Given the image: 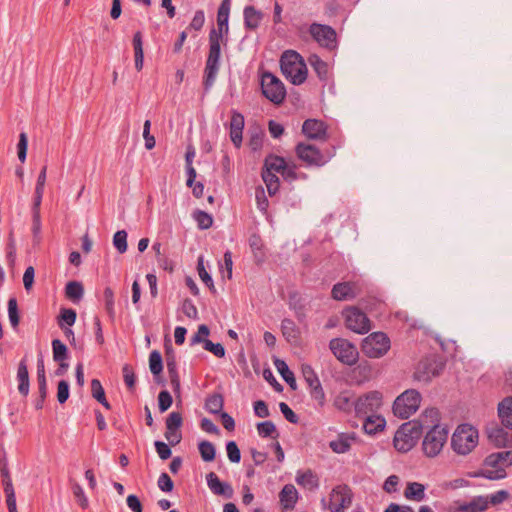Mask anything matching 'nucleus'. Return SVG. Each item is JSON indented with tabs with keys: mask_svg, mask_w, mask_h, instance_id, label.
<instances>
[{
	"mask_svg": "<svg viewBox=\"0 0 512 512\" xmlns=\"http://www.w3.org/2000/svg\"><path fill=\"white\" fill-rule=\"evenodd\" d=\"M422 418L425 419L424 428L428 429L422 440V451L426 457L435 458L442 452L449 431L445 426L438 424L439 412L436 408L426 409L422 413Z\"/></svg>",
	"mask_w": 512,
	"mask_h": 512,
	"instance_id": "f257e3e1",
	"label": "nucleus"
},
{
	"mask_svg": "<svg viewBox=\"0 0 512 512\" xmlns=\"http://www.w3.org/2000/svg\"><path fill=\"white\" fill-rule=\"evenodd\" d=\"M425 426V419L420 416L419 420L406 422L396 431L393 443L399 452H408L416 444Z\"/></svg>",
	"mask_w": 512,
	"mask_h": 512,
	"instance_id": "f03ea898",
	"label": "nucleus"
},
{
	"mask_svg": "<svg viewBox=\"0 0 512 512\" xmlns=\"http://www.w3.org/2000/svg\"><path fill=\"white\" fill-rule=\"evenodd\" d=\"M478 444V431L469 424H461L454 431L451 446L459 455L469 454Z\"/></svg>",
	"mask_w": 512,
	"mask_h": 512,
	"instance_id": "7ed1b4c3",
	"label": "nucleus"
},
{
	"mask_svg": "<svg viewBox=\"0 0 512 512\" xmlns=\"http://www.w3.org/2000/svg\"><path fill=\"white\" fill-rule=\"evenodd\" d=\"M280 67L282 73L294 85H300L306 80L307 70L295 51H286L281 57Z\"/></svg>",
	"mask_w": 512,
	"mask_h": 512,
	"instance_id": "20e7f679",
	"label": "nucleus"
},
{
	"mask_svg": "<svg viewBox=\"0 0 512 512\" xmlns=\"http://www.w3.org/2000/svg\"><path fill=\"white\" fill-rule=\"evenodd\" d=\"M221 43L226 45L227 38L225 40L218 39L214 31L209 33V54L206 61L205 67V85L211 86L215 81L219 70V60L221 55Z\"/></svg>",
	"mask_w": 512,
	"mask_h": 512,
	"instance_id": "39448f33",
	"label": "nucleus"
},
{
	"mask_svg": "<svg viewBox=\"0 0 512 512\" xmlns=\"http://www.w3.org/2000/svg\"><path fill=\"white\" fill-rule=\"evenodd\" d=\"M421 394L415 389H408L399 395L393 403V413L401 419H408L421 403Z\"/></svg>",
	"mask_w": 512,
	"mask_h": 512,
	"instance_id": "423d86ee",
	"label": "nucleus"
},
{
	"mask_svg": "<svg viewBox=\"0 0 512 512\" xmlns=\"http://www.w3.org/2000/svg\"><path fill=\"white\" fill-rule=\"evenodd\" d=\"M352 500L353 492L351 488L346 484H340L331 490L328 502L325 498H322L321 503L323 508L331 512H345V509L351 506Z\"/></svg>",
	"mask_w": 512,
	"mask_h": 512,
	"instance_id": "0eeeda50",
	"label": "nucleus"
},
{
	"mask_svg": "<svg viewBox=\"0 0 512 512\" xmlns=\"http://www.w3.org/2000/svg\"><path fill=\"white\" fill-rule=\"evenodd\" d=\"M390 339L385 333L374 332L362 342V352L369 358H380L390 349Z\"/></svg>",
	"mask_w": 512,
	"mask_h": 512,
	"instance_id": "6e6552de",
	"label": "nucleus"
},
{
	"mask_svg": "<svg viewBox=\"0 0 512 512\" xmlns=\"http://www.w3.org/2000/svg\"><path fill=\"white\" fill-rule=\"evenodd\" d=\"M486 465L496 468L494 470H485L483 472V476L489 480H499L506 477V471L503 467H498L500 465L503 466H511L512 465V451H502L497 453L490 454L486 460Z\"/></svg>",
	"mask_w": 512,
	"mask_h": 512,
	"instance_id": "1a4fd4ad",
	"label": "nucleus"
},
{
	"mask_svg": "<svg viewBox=\"0 0 512 512\" xmlns=\"http://www.w3.org/2000/svg\"><path fill=\"white\" fill-rule=\"evenodd\" d=\"M329 348L333 355L343 364L352 366L358 359L356 347L346 339L334 338L330 340Z\"/></svg>",
	"mask_w": 512,
	"mask_h": 512,
	"instance_id": "9d476101",
	"label": "nucleus"
},
{
	"mask_svg": "<svg viewBox=\"0 0 512 512\" xmlns=\"http://www.w3.org/2000/svg\"><path fill=\"white\" fill-rule=\"evenodd\" d=\"M346 327L358 334H365L371 329L370 320L365 313L355 306L344 309Z\"/></svg>",
	"mask_w": 512,
	"mask_h": 512,
	"instance_id": "9b49d317",
	"label": "nucleus"
},
{
	"mask_svg": "<svg viewBox=\"0 0 512 512\" xmlns=\"http://www.w3.org/2000/svg\"><path fill=\"white\" fill-rule=\"evenodd\" d=\"M443 368V362L436 359L435 357L424 358L416 366L414 379L420 382L428 383L434 377L439 376Z\"/></svg>",
	"mask_w": 512,
	"mask_h": 512,
	"instance_id": "f8f14e48",
	"label": "nucleus"
},
{
	"mask_svg": "<svg viewBox=\"0 0 512 512\" xmlns=\"http://www.w3.org/2000/svg\"><path fill=\"white\" fill-rule=\"evenodd\" d=\"M381 405L382 394L378 391H371L355 401V412L357 416L375 414Z\"/></svg>",
	"mask_w": 512,
	"mask_h": 512,
	"instance_id": "ddd939ff",
	"label": "nucleus"
},
{
	"mask_svg": "<svg viewBox=\"0 0 512 512\" xmlns=\"http://www.w3.org/2000/svg\"><path fill=\"white\" fill-rule=\"evenodd\" d=\"M362 293V285L359 282L346 281L333 285L331 297L336 301H349Z\"/></svg>",
	"mask_w": 512,
	"mask_h": 512,
	"instance_id": "4468645a",
	"label": "nucleus"
},
{
	"mask_svg": "<svg viewBox=\"0 0 512 512\" xmlns=\"http://www.w3.org/2000/svg\"><path fill=\"white\" fill-rule=\"evenodd\" d=\"M295 151L298 158L308 165L323 166L328 162V159L314 145L299 143Z\"/></svg>",
	"mask_w": 512,
	"mask_h": 512,
	"instance_id": "2eb2a0df",
	"label": "nucleus"
},
{
	"mask_svg": "<svg viewBox=\"0 0 512 512\" xmlns=\"http://www.w3.org/2000/svg\"><path fill=\"white\" fill-rule=\"evenodd\" d=\"M310 34L321 46L332 49L336 46L335 30L323 24L313 23L310 26Z\"/></svg>",
	"mask_w": 512,
	"mask_h": 512,
	"instance_id": "dca6fc26",
	"label": "nucleus"
},
{
	"mask_svg": "<svg viewBox=\"0 0 512 512\" xmlns=\"http://www.w3.org/2000/svg\"><path fill=\"white\" fill-rule=\"evenodd\" d=\"M232 0H222L217 11V29L213 28L211 31L216 33L218 39L227 38L229 33V16L231 10Z\"/></svg>",
	"mask_w": 512,
	"mask_h": 512,
	"instance_id": "f3484780",
	"label": "nucleus"
},
{
	"mask_svg": "<svg viewBox=\"0 0 512 512\" xmlns=\"http://www.w3.org/2000/svg\"><path fill=\"white\" fill-rule=\"evenodd\" d=\"M261 89L263 96H286L284 84L269 72L262 75Z\"/></svg>",
	"mask_w": 512,
	"mask_h": 512,
	"instance_id": "a211bd4d",
	"label": "nucleus"
},
{
	"mask_svg": "<svg viewBox=\"0 0 512 512\" xmlns=\"http://www.w3.org/2000/svg\"><path fill=\"white\" fill-rule=\"evenodd\" d=\"M326 125L317 119H307L302 125V132L309 139L322 140L326 138Z\"/></svg>",
	"mask_w": 512,
	"mask_h": 512,
	"instance_id": "6ab92c4d",
	"label": "nucleus"
},
{
	"mask_svg": "<svg viewBox=\"0 0 512 512\" xmlns=\"http://www.w3.org/2000/svg\"><path fill=\"white\" fill-rule=\"evenodd\" d=\"M206 481L209 489L215 495L224 496L226 498L232 497V486L227 482H222L214 472H210L206 475Z\"/></svg>",
	"mask_w": 512,
	"mask_h": 512,
	"instance_id": "aec40b11",
	"label": "nucleus"
},
{
	"mask_svg": "<svg viewBox=\"0 0 512 512\" xmlns=\"http://www.w3.org/2000/svg\"><path fill=\"white\" fill-rule=\"evenodd\" d=\"M263 169L272 173H280L283 177L294 176V172L287 168L284 158L275 155L265 158Z\"/></svg>",
	"mask_w": 512,
	"mask_h": 512,
	"instance_id": "412c9836",
	"label": "nucleus"
},
{
	"mask_svg": "<svg viewBox=\"0 0 512 512\" xmlns=\"http://www.w3.org/2000/svg\"><path fill=\"white\" fill-rule=\"evenodd\" d=\"M356 441L355 433H340L336 439L329 442V447L334 453L342 454L348 452Z\"/></svg>",
	"mask_w": 512,
	"mask_h": 512,
	"instance_id": "4be33fe9",
	"label": "nucleus"
},
{
	"mask_svg": "<svg viewBox=\"0 0 512 512\" xmlns=\"http://www.w3.org/2000/svg\"><path fill=\"white\" fill-rule=\"evenodd\" d=\"M288 305L291 310L294 311L295 317L300 323H303L306 319V302L305 299L298 292H292L289 294Z\"/></svg>",
	"mask_w": 512,
	"mask_h": 512,
	"instance_id": "5701e85b",
	"label": "nucleus"
},
{
	"mask_svg": "<svg viewBox=\"0 0 512 512\" xmlns=\"http://www.w3.org/2000/svg\"><path fill=\"white\" fill-rule=\"evenodd\" d=\"M244 27L247 30L255 31L261 24L264 14L254 6H246L243 10Z\"/></svg>",
	"mask_w": 512,
	"mask_h": 512,
	"instance_id": "b1692460",
	"label": "nucleus"
},
{
	"mask_svg": "<svg viewBox=\"0 0 512 512\" xmlns=\"http://www.w3.org/2000/svg\"><path fill=\"white\" fill-rule=\"evenodd\" d=\"M280 504L285 510H292L298 500V491L292 484H286L279 493Z\"/></svg>",
	"mask_w": 512,
	"mask_h": 512,
	"instance_id": "393cba45",
	"label": "nucleus"
},
{
	"mask_svg": "<svg viewBox=\"0 0 512 512\" xmlns=\"http://www.w3.org/2000/svg\"><path fill=\"white\" fill-rule=\"evenodd\" d=\"M17 381L19 393L23 396H27L29 394L30 383L28 368L25 359H22L18 365Z\"/></svg>",
	"mask_w": 512,
	"mask_h": 512,
	"instance_id": "a878e982",
	"label": "nucleus"
},
{
	"mask_svg": "<svg viewBox=\"0 0 512 512\" xmlns=\"http://www.w3.org/2000/svg\"><path fill=\"white\" fill-rule=\"evenodd\" d=\"M489 501L487 496L473 497L469 502L460 506L462 512H484L488 509Z\"/></svg>",
	"mask_w": 512,
	"mask_h": 512,
	"instance_id": "bb28decb",
	"label": "nucleus"
},
{
	"mask_svg": "<svg viewBox=\"0 0 512 512\" xmlns=\"http://www.w3.org/2000/svg\"><path fill=\"white\" fill-rule=\"evenodd\" d=\"M281 331L282 335L289 343H296L300 338V329L295 322L289 318L282 320Z\"/></svg>",
	"mask_w": 512,
	"mask_h": 512,
	"instance_id": "cd10ccee",
	"label": "nucleus"
},
{
	"mask_svg": "<svg viewBox=\"0 0 512 512\" xmlns=\"http://www.w3.org/2000/svg\"><path fill=\"white\" fill-rule=\"evenodd\" d=\"M404 497L416 502L423 501L426 497L425 486L419 482H409L404 490Z\"/></svg>",
	"mask_w": 512,
	"mask_h": 512,
	"instance_id": "c85d7f7f",
	"label": "nucleus"
},
{
	"mask_svg": "<svg viewBox=\"0 0 512 512\" xmlns=\"http://www.w3.org/2000/svg\"><path fill=\"white\" fill-rule=\"evenodd\" d=\"M498 415L502 424L512 429V397H507L499 403Z\"/></svg>",
	"mask_w": 512,
	"mask_h": 512,
	"instance_id": "c756f323",
	"label": "nucleus"
},
{
	"mask_svg": "<svg viewBox=\"0 0 512 512\" xmlns=\"http://www.w3.org/2000/svg\"><path fill=\"white\" fill-rule=\"evenodd\" d=\"M295 480L298 485L311 490L317 489L319 487L318 476L311 470H306L304 472L298 471Z\"/></svg>",
	"mask_w": 512,
	"mask_h": 512,
	"instance_id": "7c9ffc66",
	"label": "nucleus"
},
{
	"mask_svg": "<svg viewBox=\"0 0 512 512\" xmlns=\"http://www.w3.org/2000/svg\"><path fill=\"white\" fill-rule=\"evenodd\" d=\"M366 416L363 429L367 434H375L385 428L386 421L382 416L376 414Z\"/></svg>",
	"mask_w": 512,
	"mask_h": 512,
	"instance_id": "2f4dec72",
	"label": "nucleus"
},
{
	"mask_svg": "<svg viewBox=\"0 0 512 512\" xmlns=\"http://www.w3.org/2000/svg\"><path fill=\"white\" fill-rule=\"evenodd\" d=\"M274 365L277 371L280 373L284 381L290 386L292 390H296L297 384L294 373L289 369L288 365L284 360L276 359Z\"/></svg>",
	"mask_w": 512,
	"mask_h": 512,
	"instance_id": "473e14b6",
	"label": "nucleus"
},
{
	"mask_svg": "<svg viewBox=\"0 0 512 512\" xmlns=\"http://www.w3.org/2000/svg\"><path fill=\"white\" fill-rule=\"evenodd\" d=\"M334 405L338 410L350 412L353 407L355 408V402L353 401L351 392H340L334 399Z\"/></svg>",
	"mask_w": 512,
	"mask_h": 512,
	"instance_id": "72a5a7b5",
	"label": "nucleus"
},
{
	"mask_svg": "<svg viewBox=\"0 0 512 512\" xmlns=\"http://www.w3.org/2000/svg\"><path fill=\"white\" fill-rule=\"evenodd\" d=\"M133 48L135 56V67L138 71H140L143 67L144 61L142 33L140 31H137L133 36Z\"/></svg>",
	"mask_w": 512,
	"mask_h": 512,
	"instance_id": "f704fd0d",
	"label": "nucleus"
},
{
	"mask_svg": "<svg viewBox=\"0 0 512 512\" xmlns=\"http://www.w3.org/2000/svg\"><path fill=\"white\" fill-rule=\"evenodd\" d=\"M223 405L224 399L220 393L209 395L205 401V409L211 414H221Z\"/></svg>",
	"mask_w": 512,
	"mask_h": 512,
	"instance_id": "c9c22d12",
	"label": "nucleus"
},
{
	"mask_svg": "<svg viewBox=\"0 0 512 512\" xmlns=\"http://www.w3.org/2000/svg\"><path fill=\"white\" fill-rule=\"evenodd\" d=\"M262 179L267 187V191L270 196H273L277 193L279 189V178L276 173L269 172L267 170H262Z\"/></svg>",
	"mask_w": 512,
	"mask_h": 512,
	"instance_id": "e433bc0d",
	"label": "nucleus"
},
{
	"mask_svg": "<svg viewBox=\"0 0 512 512\" xmlns=\"http://www.w3.org/2000/svg\"><path fill=\"white\" fill-rule=\"evenodd\" d=\"M91 394L92 397L101 403L106 409H111V405L106 399L102 384L98 379H92L91 381Z\"/></svg>",
	"mask_w": 512,
	"mask_h": 512,
	"instance_id": "4c0bfd02",
	"label": "nucleus"
},
{
	"mask_svg": "<svg viewBox=\"0 0 512 512\" xmlns=\"http://www.w3.org/2000/svg\"><path fill=\"white\" fill-rule=\"evenodd\" d=\"M65 293L70 300L79 301L84 294L83 285L78 281H70L66 285Z\"/></svg>",
	"mask_w": 512,
	"mask_h": 512,
	"instance_id": "58836bf2",
	"label": "nucleus"
},
{
	"mask_svg": "<svg viewBox=\"0 0 512 512\" xmlns=\"http://www.w3.org/2000/svg\"><path fill=\"white\" fill-rule=\"evenodd\" d=\"M52 352H53V360L55 362L66 361L68 359L67 346L59 339H54L52 341Z\"/></svg>",
	"mask_w": 512,
	"mask_h": 512,
	"instance_id": "ea45409f",
	"label": "nucleus"
},
{
	"mask_svg": "<svg viewBox=\"0 0 512 512\" xmlns=\"http://www.w3.org/2000/svg\"><path fill=\"white\" fill-rule=\"evenodd\" d=\"M198 449L203 461L210 462L214 460L216 455V449L211 442L207 440L201 441L198 445Z\"/></svg>",
	"mask_w": 512,
	"mask_h": 512,
	"instance_id": "a19ab883",
	"label": "nucleus"
},
{
	"mask_svg": "<svg viewBox=\"0 0 512 512\" xmlns=\"http://www.w3.org/2000/svg\"><path fill=\"white\" fill-rule=\"evenodd\" d=\"M197 271L200 279L207 285V287L212 291L215 292V286L212 280L211 275L206 271L204 267V259L203 256H199L197 260Z\"/></svg>",
	"mask_w": 512,
	"mask_h": 512,
	"instance_id": "79ce46f5",
	"label": "nucleus"
},
{
	"mask_svg": "<svg viewBox=\"0 0 512 512\" xmlns=\"http://www.w3.org/2000/svg\"><path fill=\"white\" fill-rule=\"evenodd\" d=\"M149 368L153 375H159L163 370V360L159 351L153 350L149 355Z\"/></svg>",
	"mask_w": 512,
	"mask_h": 512,
	"instance_id": "37998d69",
	"label": "nucleus"
},
{
	"mask_svg": "<svg viewBox=\"0 0 512 512\" xmlns=\"http://www.w3.org/2000/svg\"><path fill=\"white\" fill-rule=\"evenodd\" d=\"M76 317H77L76 312L73 309L62 308L60 310L58 324L61 328H63L64 324L71 327L72 325H74V323L76 321Z\"/></svg>",
	"mask_w": 512,
	"mask_h": 512,
	"instance_id": "c03bdc74",
	"label": "nucleus"
},
{
	"mask_svg": "<svg viewBox=\"0 0 512 512\" xmlns=\"http://www.w3.org/2000/svg\"><path fill=\"white\" fill-rule=\"evenodd\" d=\"M113 245L120 254L127 251V232L125 230H119L114 234Z\"/></svg>",
	"mask_w": 512,
	"mask_h": 512,
	"instance_id": "a18cd8bd",
	"label": "nucleus"
},
{
	"mask_svg": "<svg viewBox=\"0 0 512 512\" xmlns=\"http://www.w3.org/2000/svg\"><path fill=\"white\" fill-rule=\"evenodd\" d=\"M193 217L198 227L202 230L210 228L213 224V218L207 212L198 210L194 213Z\"/></svg>",
	"mask_w": 512,
	"mask_h": 512,
	"instance_id": "49530a36",
	"label": "nucleus"
},
{
	"mask_svg": "<svg viewBox=\"0 0 512 512\" xmlns=\"http://www.w3.org/2000/svg\"><path fill=\"white\" fill-rule=\"evenodd\" d=\"M489 439L497 446H506L507 433L502 428H495L489 431Z\"/></svg>",
	"mask_w": 512,
	"mask_h": 512,
	"instance_id": "de8ad7c7",
	"label": "nucleus"
},
{
	"mask_svg": "<svg viewBox=\"0 0 512 512\" xmlns=\"http://www.w3.org/2000/svg\"><path fill=\"white\" fill-rule=\"evenodd\" d=\"M8 316L9 321L12 327H17L19 325V313L16 298L12 297L8 300Z\"/></svg>",
	"mask_w": 512,
	"mask_h": 512,
	"instance_id": "09e8293b",
	"label": "nucleus"
},
{
	"mask_svg": "<svg viewBox=\"0 0 512 512\" xmlns=\"http://www.w3.org/2000/svg\"><path fill=\"white\" fill-rule=\"evenodd\" d=\"M123 379L130 391H133L136 384V376L132 369V367L128 364H125L122 367Z\"/></svg>",
	"mask_w": 512,
	"mask_h": 512,
	"instance_id": "8fccbe9b",
	"label": "nucleus"
},
{
	"mask_svg": "<svg viewBox=\"0 0 512 512\" xmlns=\"http://www.w3.org/2000/svg\"><path fill=\"white\" fill-rule=\"evenodd\" d=\"M301 370H302V375H303L306 383L308 384V386L318 385L320 380L310 365H307V364L302 365Z\"/></svg>",
	"mask_w": 512,
	"mask_h": 512,
	"instance_id": "3c124183",
	"label": "nucleus"
},
{
	"mask_svg": "<svg viewBox=\"0 0 512 512\" xmlns=\"http://www.w3.org/2000/svg\"><path fill=\"white\" fill-rule=\"evenodd\" d=\"M309 388L311 398L317 402L319 407H323L325 404V393L321 383L319 382L318 385L309 386Z\"/></svg>",
	"mask_w": 512,
	"mask_h": 512,
	"instance_id": "603ef678",
	"label": "nucleus"
},
{
	"mask_svg": "<svg viewBox=\"0 0 512 512\" xmlns=\"http://www.w3.org/2000/svg\"><path fill=\"white\" fill-rule=\"evenodd\" d=\"M203 348L218 358H223L225 356V348L220 343H213L211 340L207 339L204 341Z\"/></svg>",
	"mask_w": 512,
	"mask_h": 512,
	"instance_id": "864d4df0",
	"label": "nucleus"
},
{
	"mask_svg": "<svg viewBox=\"0 0 512 512\" xmlns=\"http://www.w3.org/2000/svg\"><path fill=\"white\" fill-rule=\"evenodd\" d=\"M257 432L263 438L270 437L276 432V426L272 421L260 422L257 424Z\"/></svg>",
	"mask_w": 512,
	"mask_h": 512,
	"instance_id": "5fc2aeb1",
	"label": "nucleus"
},
{
	"mask_svg": "<svg viewBox=\"0 0 512 512\" xmlns=\"http://www.w3.org/2000/svg\"><path fill=\"white\" fill-rule=\"evenodd\" d=\"M173 403V398L167 390H163L158 395V407L160 412L168 410Z\"/></svg>",
	"mask_w": 512,
	"mask_h": 512,
	"instance_id": "6e6d98bb",
	"label": "nucleus"
},
{
	"mask_svg": "<svg viewBox=\"0 0 512 512\" xmlns=\"http://www.w3.org/2000/svg\"><path fill=\"white\" fill-rule=\"evenodd\" d=\"M210 330L207 325L202 324L198 327L197 332L193 335V337L190 340V345L193 346L198 343H203L207 340V336L209 335Z\"/></svg>",
	"mask_w": 512,
	"mask_h": 512,
	"instance_id": "4d7b16f0",
	"label": "nucleus"
},
{
	"mask_svg": "<svg viewBox=\"0 0 512 512\" xmlns=\"http://www.w3.org/2000/svg\"><path fill=\"white\" fill-rule=\"evenodd\" d=\"M226 451L228 459L233 463H239L241 460V452L234 441H229L226 444Z\"/></svg>",
	"mask_w": 512,
	"mask_h": 512,
	"instance_id": "13d9d810",
	"label": "nucleus"
},
{
	"mask_svg": "<svg viewBox=\"0 0 512 512\" xmlns=\"http://www.w3.org/2000/svg\"><path fill=\"white\" fill-rule=\"evenodd\" d=\"M73 494L78 502V504L83 508L86 509L88 507V498L86 497L83 488L80 484L74 483L72 486Z\"/></svg>",
	"mask_w": 512,
	"mask_h": 512,
	"instance_id": "bf43d9fd",
	"label": "nucleus"
},
{
	"mask_svg": "<svg viewBox=\"0 0 512 512\" xmlns=\"http://www.w3.org/2000/svg\"><path fill=\"white\" fill-rule=\"evenodd\" d=\"M205 23V13L203 10H197L188 26L187 29H193L195 31H200Z\"/></svg>",
	"mask_w": 512,
	"mask_h": 512,
	"instance_id": "052dcab7",
	"label": "nucleus"
},
{
	"mask_svg": "<svg viewBox=\"0 0 512 512\" xmlns=\"http://www.w3.org/2000/svg\"><path fill=\"white\" fill-rule=\"evenodd\" d=\"M32 233L33 240L36 244L40 243L41 240V217L40 212L33 213L32 215Z\"/></svg>",
	"mask_w": 512,
	"mask_h": 512,
	"instance_id": "680f3d73",
	"label": "nucleus"
},
{
	"mask_svg": "<svg viewBox=\"0 0 512 512\" xmlns=\"http://www.w3.org/2000/svg\"><path fill=\"white\" fill-rule=\"evenodd\" d=\"M69 398V383L61 380L57 386V400L60 404L65 403Z\"/></svg>",
	"mask_w": 512,
	"mask_h": 512,
	"instance_id": "e2e57ef3",
	"label": "nucleus"
},
{
	"mask_svg": "<svg viewBox=\"0 0 512 512\" xmlns=\"http://www.w3.org/2000/svg\"><path fill=\"white\" fill-rule=\"evenodd\" d=\"M166 367L169 375L178 374L177 362L172 348L166 349Z\"/></svg>",
	"mask_w": 512,
	"mask_h": 512,
	"instance_id": "0e129e2a",
	"label": "nucleus"
},
{
	"mask_svg": "<svg viewBox=\"0 0 512 512\" xmlns=\"http://www.w3.org/2000/svg\"><path fill=\"white\" fill-rule=\"evenodd\" d=\"M182 425V416L179 412H172L166 419V429L178 430Z\"/></svg>",
	"mask_w": 512,
	"mask_h": 512,
	"instance_id": "69168bd1",
	"label": "nucleus"
},
{
	"mask_svg": "<svg viewBox=\"0 0 512 512\" xmlns=\"http://www.w3.org/2000/svg\"><path fill=\"white\" fill-rule=\"evenodd\" d=\"M310 63L312 64L320 78L326 76L327 64L324 61H322L318 56H312L310 58Z\"/></svg>",
	"mask_w": 512,
	"mask_h": 512,
	"instance_id": "338daca9",
	"label": "nucleus"
},
{
	"mask_svg": "<svg viewBox=\"0 0 512 512\" xmlns=\"http://www.w3.org/2000/svg\"><path fill=\"white\" fill-rule=\"evenodd\" d=\"M157 484L163 492H171L174 487L173 481L167 473H162L159 476Z\"/></svg>",
	"mask_w": 512,
	"mask_h": 512,
	"instance_id": "774afa93",
	"label": "nucleus"
}]
</instances>
